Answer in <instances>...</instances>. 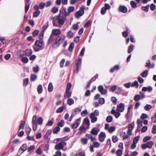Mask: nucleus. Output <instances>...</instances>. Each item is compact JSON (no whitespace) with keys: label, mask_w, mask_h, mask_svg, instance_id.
<instances>
[{"label":"nucleus","mask_w":156,"mask_h":156,"mask_svg":"<svg viewBox=\"0 0 156 156\" xmlns=\"http://www.w3.org/2000/svg\"><path fill=\"white\" fill-rule=\"evenodd\" d=\"M25 122L22 121L21 122L20 124V126L19 130H20L21 129H23L25 126Z\"/></svg>","instance_id":"34"},{"label":"nucleus","mask_w":156,"mask_h":156,"mask_svg":"<svg viewBox=\"0 0 156 156\" xmlns=\"http://www.w3.org/2000/svg\"><path fill=\"white\" fill-rule=\"evenodd\" d=\"M124 104L122 103H120L117 107L116 111L120 112H122L124 110Z\"/></svg>","instance_id":"11"},{"label":"nucleus","mask_w":156,"mask_h":156,"mask_svg":"<svg viewBox=\"0 0 156 156\" xmlns=\"http://www.w3.org/2000/svg\"><path fill=\"white\" fill-rule=\"evenodd\" d=\"M149 5H148L146 6H143L141 8L145 12H148L149 10Z\"/></svg>","instance_id":"32"},{"label":"nucleus","mask_w":156,"mask_h":156,"mask_svg":"<svg viewBox=\"0 0 156 156\" xmlns=\"http://www.w3.org/2000/svg\"><path fill=\"white\" fill-rule=\"evenodd\" d=\"M43 121V120L41 117H40L37 120L38 124L39 125H41L42 124Z\"/></svg>","instance_id":"51"},{"label":"nucleus","mask_w":156,"mask_h":156,"mask_svg":"<svg viewBox=\"0 0 156 156\" xmlns=\"http://www.w3.org/2000/svg\"><path fill=\"white\" fill-rule=\"evenodd\" d=\"M112 114L114 115L115 118H118L120 115V113L116 111L115 109H112L111 111Z\"/></svg>","instance_id":"17"},{"label":"nucleus","mask_w":156,"mask_h":156,"mask_svg":"<svg viewBox=\"0 0 156 156\" xmlns=\"http://www.w3.org/2000/svg\"><path fill=\"white\" fill-rule=\"evenodd\" d=\"M55 146V150H60L63 149L64 146H65L63 142L61 141H59Z\"/></svg>","instance_id":"9"},{"label":"nucleus","mask_w":156,"mask_h":156,"mask_svg":"<svg viewBox=\"0 0 156 156\" xmlns=\"http://www.w3.org/2000/svg\"><path fill=\"white\" fill-rule=\"evenodd\" d=\"M43 90L42 87L41 85H39L37 88V91L39 94H41Z\"/></svg>","instance_id":"29"},{"label":"nucleus","mask_w":156,"mask_h":156,"mask_svg":"<svg viewBox=\"0 0 156 156\" xmlns=\"http://www.w3.org/2000/svg\"><path fill=\"white\" fill-rule=\"evenodd\" d=\"M35 45L40 48V49H44V43L42 40H36L35 42Z\"/></svg>","instance_id":"8"},{"label":"nucleus","mask_w":156,"mask_h":156,"mask_svg":"<svg viewBox=\"0 0 156 156\" xmlns=\"http://www.w3.org/2000/svg\"><path fill=\"white\" fill-rule=\"evenodd\" d=\"M25 54L27 56H30L32 54V51L31 49H27L25 51Z\"/></svg>","instance_id":"25"},{"label":"nucleus","mask_w":156,"mask_h":156,"mask_svg":"<svg viewBox=\"0 0 156 156\" xmlns=\"http://www.w3.org/2000/svg\"><path fill=\"white\" fill-rule=\"evenodd\" d=\"M69 15V13L66 11V8L64 7H62L60 10L58 17L66 19V17Z\"/></svg>","instance_id":"2"},{"label":"nucleus","mask_w":156,"mask_h":156,"mask_svg":"<svg viewBox=\"0 0 156 156\" xmlns=\"http://www.w3.org/2000/svg\"><path fill=\"white\" fill-rule=\"evenodd\" d=\"M67 103L68 105H70L74 103V101L73 99L69 98L67 100Z\"/></svg>","instance_id":"30"},{"label":"nucleus","mask_w":156,"mask_h":156,"mask_svg":"<svg viewBox=\"0 0 156 156\" xmlns=\"http://www.w3.org/2000/svg\"><path fill=\"white\" fill-rule=\"evenodd\" d=\"M21 60L24 63H27L28 62V59L27 57H23L21 58Z\"/></svg>","instance_id":"53"},{"label":"nucleus","mask_w":156,"mask_h":156,"mask_svg":"<svg viewBox=\"0 0 156 156\" xmlns=\"http://www.w3.org/2000/svg\"><path fill=\"white\" fill-rule=\"evenodd\" d=\"M66 108V107L65 106H62L58 108L56 110V112L57 113H60L62 112L64 109Z\"/></svg>","instance_id":"22"},{"label":"nucleus","mask_w":156,"mask_h":156,"mask_svg":"<svg viewBox=\"0 0 156 156\" xmlns=\"http://www.w3.org/2000/svg\"><path fill=\"white\" fill-rule=\"evenodd\" d=\"M119 69V66L118 65H115L113 68H112L110 69V71L111 73H113L115 70H118Z\"/></svg>","instance_id":"31"},{"label":"nucleus","mask_w":156,"mask_h":156,"mask_svg":"<svg viewBox=\"0 0 156 156\" xmlns=\"http://www.w3.org/2000/svg\"><path fill=\"white\" fill-rule=\"evenodd\" d=\"M61 33V30L59 29H53L51 32V34L53 35H54L57 36L60 34Z\"/></svg>","instance_id":"13"},{"label":"nucleus","mask_w":156,"mask_h":156,"mask_svg":"<svg viewBox=\"0 0 156 156\" xmlns=\"http://www.w3.org/2000/svg\"><path fill=\"white\" fill-rule=\"evenodd\" d=\"M98 101L99 104L103 105L105 103V100L103 98H101L99 99Z\"/></svg>","instance_id":"63"},{"label":"nucleus","mask_w":156,"mask_h":156,"mask_svg":"<svg viewBox=\"0 0 156 156\" xmlns=\"http://www.w3.org/2000/svg\"><path fill=\"white\" fill-rule=\"evenodd\" d=\"M100 145V144L97 142H94L93 143V146L95 147L98 148L99 147Z\"/></svg>","instance_id":"57"},{"label":"nucleus","mask_w":156,"mask_h":156,"mask_svg":"<svg viewBox=\"0 0 156 156\" xmlns=\"http://www.w3.org/2000/svg\"><path fill=\"white\" fill-rule=\"evenodd\" d=\"M37 77V76L36 75L34 74H31L30 77L31 80L34 81L36 79Z\"/></svg>","instance_id":"62"},{"label":"nucleus","mask_w":156,"mask_h":156,"mask_svg":"<svg viewBox=\"0 0 156 156\" xmlns=\"http://www.w3.org/2000/svg\"><path fill=\"white\" fill-rule=\"evenodd\" d=\"M35 147L34 145H32L29 147H28L27 149L28 152H30L31 151H33Z\"/></svg>","instance_id":"60"},{"label":"nucleus","mask_w":156,"mask_h":156,"mask_svg":"<svg viewBox=\"0 0 156 156\" xmlns=\"http://www.w3.org/2000/svg\"><path fill=\"white\" fill-rule=\"evenodd\" d=\"M33 69L34 72L37 73L39 71V68L38 66H36L33 67Z\"/></svg>","instance_id":"59"},{"label":"nucleus","mask_w":156,"mask_h":156,"mask_svg":"<svg viewBox=\"0 0 156 156\" xmlns=\"http://www.w3.org/2000/svg\"><path fill=\"white\" fill-rule=\"evenodd\" d=\"M40 13V11H36L34 12L33 16L34 17H37L39 15Z\"/></svg>","instance_id":"45"},{"label":"nucleus","mask_w":156,"mask_h":156,"mask_svg":"<svg viewBox=\"0 0 156 156\" xmlns=\"http://www.w3.org/2000/svg\"><path fill=\"white\" fill-rule=\"evenodd\" d=\"M72 93L68 91H66L64 95V98H68L71 96Z\"/></svg>","instance_id":"23"},{"label":"nucleus","mask_w":156,"mask_h":156,"mask_svg":"<svg viewBox=\"0 0 156 156\" xmlns=\"http://www.w3.org/2000/svg\"><path fill=\"white\" fill-rule=\"evenodd\" d=\"M98 89L102 94H105L107 92V90L104 89L103 86L101 85L99 86L98 87Z\"/></svg>","instance_id":"12"},{"label":"nucleus","mask_w":156,"mask_h":156,"mask_svg":"<svg viewBox=\"0 0 156 156\" xmlns=\"http://www.w3.org/2000/svg\"><path fill=\"white\" fill-rule=\"evenodd\" d=\"M105 129L107 130L110 133H112L115 131L116 128L114 126L110 127L109 124L106 123L105 125Z\"/></svg>","instance_id":"5"},{"label":"nucleus","mask_w":156,"mask_h":156,"mask_svg":"<svg viewBox=\"0 0 156 156\" xmlns=\"http://www.w3.org/2000/svg\"><path fill=\"white\" fill-rule=\"evenodd\" d=\"M64 121L62 119L58 123V127H62L64 125Z\"/></svg>","instance_id":"38"},{"label":"nucleus","mask_w":156,"mask_h":156,"mask_svg":"<svg viewBox=\"0 0 156 156\" xmlns=\"http://www.w3.org/2000/svg\"><path fill=\"white\" fill-rule=\"evenodd\" d=\"M33 47L34 51L36 52L40 50L43 49H40V48L38 47V46H37L35 45V46H33Z\"/></svg>","instance_id":"48"},{"label":"nucleus","mask_w":156,"mask_h":156,"mask_svg":"<svg viewBox=\"0 0 156 156\" xmlns=\"http://www.w3.org/2000/svg\"><path fill=\"white\" fill-rule=\"evenodd\" d=\"M66 20V19H64L59 17H58V18L57 19L58 24L59 25H61L62 26L64 24L65 21Z\"/></svg>","instance_id":"16"},{"label":"nucleus","mask_w":156,"mask_h":156,"mask_svg":"<svg viewBox=\"0 0 156 156\" xmlns=\"http://www.w3.org/2000/svg\"><path fill=\"white\" fill-rule=\"evenodd\" d=\"M66 37L64 35H62L59 36L55 39L53 43V46L54 47H57L59 45L63 43L62 46L64 47H66L67 45V41L66 40Z\"/></svg>","instance_id":"1"},{"label":"nucleus","mask_w":156,"mask_h":156,"mask_svg":"<svg viewBox=\"0 0 156 156\" xmlns=\"http://www.w3.org/2000/svg\"><path fill=\"white\" fill-rule=\"evenodd\" d=\"M118 140V137L116 136H113L112 137V141L113 143H115Z\"/></svg>","instance_id":"50"},{"label":"nucleus","mask_w":156,"mask_h":156,"mask_svg":"<svg viewBox=\"0 0 156 156\" xmlns=\"http://www.w3.org/2000/svg\"><path fill=\"white\" fill-rule=\"evenodd\" d=\"M81 122V118H79L76 119L74 122L71 125V126L72 129L76 128L79 126Z\"/></svg>","instance_id":"6"},{"label":"nucleus","mask_w":156,"mask_h":156,"mask_svg":"<svg viewBox=\"0 0 156 156\" xmlns=\"http://www.w3.org/2000/svg\"><path fill=\"white\" fill-rule=\"evenodd\" d=\"M133 107V106L132 105H129L128 108L127 112L126 114L127 115H129L131 111H132Z\"/></svg>","instance_id":"26"},{"label":"nucleus","mask_w":156,"mask_h":156,"mask_svg":"<svg viewBox=\"0 0 156 156\" xmlns=\"http://www.w3.org/2000/svg\"><path fill=\"white\" fill-rule=\"evenodd\" d=\"M151 121L153 123L156 122V112L154 114L152 117Z\"/></svg>","instance_id":"49"},{"label":"nucleus","mask_w":156,"mask_h":156,"mask_svg":"<svg viewBox=\"0 0 156 156\" xmlns=\"http://www.w3.org/2000/svg\"><path fill=\"white\" fill-rule=\"evenodd\" d=\"M82 59L81 58H80L79 57H78V59L76 60V66H81V60Z\"/></svg>","instance_id":"33"},{"label":"nucleus","mask_w":156,"mask_h":156,"mask_svg":"<svg viewBox=\"0 0 156 156\" xmlns=\"http://www.w3.org/2000/svg\"><path fill=\"white\" fill-rule=\"evenodd\" d=\"M134 47L132 45H130L128 48V53L129 54L130 53L133 49Z\"/></svg>","instance_id":"40"},{"label":"nucleus","mask_w":156,"mask_h":156,"mask_svg":"<svg viewBox=\"0 0 156 156\" xmlns=\"http://www.w3.org/2000/svg\"><path fill=\"white\" fill-rule=\"evenodd\" d=\"M54 38L53 35L51 34L48 39V44H49L51 43L54 41Z\"/></svg>","instance_id":"28"},{"label":"nucleus","mask_w":156,"mask_h":156,"mask_svg":"<svg viewBox=\"0 0 156 156\" xmlns=\"http://www.w3.org/2000/svg\"><path fill=\"white\" fill-rule=\"evenodd\" d=\"M116 154L118 156H120L122 154V150L121 149H118L116 152Z\"/></svg>","instance_id":"55"},{"label":"nucleus","mask_w":156,"mask_h":156,"mask_svg":"<svg viewBox=\"0 0 156 156\" xmlns=\"http://www.w3.org/2000/svg\"><path fill=\"white\" fill-rule=\"evenodd\" d=\"M148 71L147 70L144 71L141 74V76L143 77H146L147 75Z\"/></svg>","instance_id":"41"},{"label":"nucleus","mask_w":156,"mask_h":156,"mask_svg":"<svg viewBox=\"0 0 156 156\" xmlns=\"http://www.w3.org/2000/svg\"><path fill=\"white\" fill-rule=\"evenodd\" d=\"M90 117L91 119V122L92 123H94L97 120V118L94 115V114L91 113L90 115Z\"/></svg>","instance_id":"15"},{"label":"nucleus","mask_w":156,"mask_h":156,"mask_svg":"<svg viewBox=\"0 0 156 156\" xmlns=\"http://www.w3.org/2000/svg\"><path fill=\"white\" fill-rule=\"evenodd\" d=\"M74 35V33L72 32L71 30L69 31L67 33L66 36L69 38H72Z\"/></svg>","instance_id":"24"},{"label":"nucleus","mask_w":156,"mask_h":156,"mask_svg":"<svg viewBox=\"0 0 156 156\" xmlns=\"http://www.w3.org/2000/svg\"><path fill=\"white\" fill-rule=\"evenodd\" d=\"M78 23L73 24V25L72 27L71 28V29H73L74 30H77L78 29Z\"/></svg>","instance_id":"61"},{"label":"nucleus","mask_w":156,"mask_h":156,"mask_svg":"<svg viewBox=\"0 0 156 156\" xmlns=\"http://www.w3.org/2000/svg\"><path fill=\"white\" fill-rule=\"evenodd\" d=\"M28 79L25 78L23 80V85L24 86H26L28 82Z\"/></svg>","instance_id":"58"},{"label":"nucleus","mask_w":156,"mask_h":156,"mask_svg":"<svg viewBox=\"0 0 156 156\" xmlns=\"http://www.w3.org/2000/svg\"><path fill=\"white\" fill-rule=\"evenodd\" d=\"M99 131V129L96 127L94 128L91 130V133L92 134L96 135L98 133Z\"/></svg>","instance_id":"19"},{"label":"nucleus","mask_w":156,"mask_h":156,"mask_svg":"<svg viewBox=\"0 0 156 156\" xmlns=\"http://www.w3.org/2000/svg\"><path fill=\"white\" fill-rule=\"evenodd\" d=\"M134 127V122H133L131 124H129L128 126V129L127 131V134L129 135H132V130Z\"/></svg>","instance_id":"10"},{"label":"nucleus","mask_w":156,"mask_h":156,"mask_svg":"<svg viewBox=\"0 0 156 156\" xmlns=\"http://www.w3.org/2000/svg\"><path fill=\"white\" fill-rule=\"evenodd\" d=\"M119 10L120 12L125 13L127 12V9L126 7L124 6L120 5L119 7Z\"/></svg>","instance_id":"18"},{"label":"nucleus","mask_w":156,"mask_h":156,"mask_svg":"<svg viewBox=\"0 0 156 156\" xmlns=\"http://www.w3.org/2000/svg\"><path fill=\"white\" fill-rule=\"evenodd\" d=\"M85 8V7L83 6H82L80 7V10L77 11L75 14V16L77 18H79L84 14V10Z\"/></svg>","instance_id":"4"},{"label":"nucleus","mask_w":156,"mask_h":156,"mask_svg":"<svg viewBox=\"0 0 156 156\" xmlns=\"http://www.w3.org/2000/svg\"><path fill=\"white\" fill-rule=\"evenodd\" d=\"M140 136L139 135L135 137L133 139V143L136 144L140 139Z\"/></svg>","instance_id":"37"},{"label":"nucleus","mask_w":156,"mask_h":156,"mask_svg":"<svg viewBox=\"0 0 156 156\" xmlns=\"http://www.w3.org/2000/svg\"><path fill=\"white\" fill-rule=\"evenodd\" d=\"M27 145L26 144H23L20 148L19 151L20 153H23L25 151L27 148Z\"/></svg>","instance_id":"14"},{"label":"nucleus","mask_w":156,"mask_h":156,"mask_svg":"<svg viewBox=\"0 0 156 156\" xmlns=\"http://www.w3.org/2000/svg\"><path fill=\"white\" fill-rule=\"evenodd\" d=\"M132 87H135L136 88L138 87V83L137 80H135L133 83H131Z\"/></svg>","instance_id":"35"},{"label":"nucleus","mask_w":156,"mask_h":156,"mask_svg":"<svg viewBox=\"0 0 156 156\" xmlns=\"http://www.w3.org/2000/svg\"><path fill=\"white\" fill-rule=\"evenodd\" d=\"M152 108V106L151 105L147 104L144 107V108L146 111H149Z\"/></svg>","instance_id":"42"},{"label":"nucleus","mask_w":156,"mask_h":156,"mask_svg":"<svg viewBox=\"0 0 156 156\" xmlns=\"http://www.w3.org/2000/svg\"><path fill=\"white\" fill-rule=\"evenodd\" d=\"M74 43L72 42L70 43L69 46V50L70 51H72L74 47Z\"/></svg>","instance_id":"46"},{"label":"nucleus","mask_w":156,"mask_h":156,"mask_svg":"<svg viewBox=\"0 0 156 156\" xmlns=\"http://www.w3.org/2000/svg\"><path fill=\"white\" fill-rule=\"evenodd\" d=\"M152 88L150 86L148 87H143L142 89V90L143 91H146L147 90L148 92H150L152 91Z\"/></svg>","instance_id":"20"},{"label":"nucleus","mask_w":156,"mask_h":156,"mask_svg":"<svg viewBox=\"0 0 156 156\" xmlns=\"http://www.w3.org/2000/svg\"><path fill=\"white\" fill-rule=\"evenodd\" d=\"M32 124L33 129L35 131L36 130L37 126V116L36 115L33 116L32 118Z\"/></svg>","instance_id":"7"},{"label":"nucleus","mask_w":156,"mask_h":156,"mask_svg":"<svg viewBox=\"0 0 156 156\" xmlns=\"http://www.w3.org/2000/svg\"><path fill=\"white\" fill-rule=\"evenodd\" d=\"M74 8L73 6H70L68 9V12L69 14L70 13L74 11Z\"/></svg>","instance_id":"43"},{"label":"nucleus","mask_w":156,"mask_h":156,"mask_svg":"<svg viewBox=\"0 0 156 156\" xmlns=\"http://www.w3.org/2000/svg\"><path fill=\"white\" fill-rule=\"evenodd\" d=\"M25 54V52L23 51H19L17 53V56L19 58H22L23 57Z\"/></svg>","instance_id":"21"},{"label":"nucleus","mask_w":156,"mask_h":156,"mask_svg":"<svg viewBox=\"0 0 156 156\" xmlns=\"http://www.w3.org/2000/svg\"><path fill=\"white\" fill-rule=\"evenodd\" d=\"M69 139V137L66 136L63 138H57L53 140V142L54 143H57L59 141H61L65 145H66L67 144L65 141L68 140Z\"/></svg>","instance_id":"3"},{"label":"nucleus","mask_w":156,"mask_h":156,"mask_svg":"<svg viewBox=\"0 0 156 156\" xmlns=\"http://www.w3.org/2000/svg\"><path fill=\"white\" fill-rule=\"evenodd\" d=\"M81 142L82 143L84 144L85 145L87 143L88 140L87 138H82L81 140Z\"/></svg>","instance_id":"36"},{"label":"nucleus","mask_w":156,"mask_h":156,"mask_svg":"<svg viewBox=\"0 0 156 156\" xmlns=\"http://www.w3.org/2000/svg\"><path fill=\"white\" fill-rule=\"evenodd\" d=\"M112 117L110 115L108 116L106 118V121L108 122H111L112 121Z\"/></svg>","instance_id":"56"},{"label":"nucleus","mask_w":156,"mask_h":156,"mask_svg":"<svg viewBox=\"0 0 156 156\" xmlns=\"http://www.w3.org/2000/svg\"><path fill=\"white\" fill-rule=\"evenodd\" d=\"M130 4H131L132 7L133 8H135L136 6V4L133 1H131Z\"/></svg>","instance_id":"64"},{"label":"nucleus","mask_w":156,"mask_h":156,"mask_svg":"<svg viewBox=\"0 0 156 156\" xmlns=\"http://www.w3.org/2000/svg\"><path fill=\"white\" fill-rule=\"evenodd\" d=\"M30 5V4L29 2H27L26 1V3H25V10L26 12H27L29 8Z\"/></svg>","instance_id":"27"},{"label":"nucleus","mask_w":156,"mask_h":156,"mask_svg":"<svg viewBox=\"0 0 156 156\" xmlns=\"http://www.w3.org/2000/svg\"><path fill=\"white\" fill-rule=\"evenodd\" d=\"M48 90L49 92L52 91L53 90V87L52 83H50L48 86Z\"/></svg>","instance_id":"39"},{"label":"nucleus","mask_w":156,"mask_h":156,"mask_svg":"<svg viewBox=\"0 0 156 156\" xmlns=\"http://www.w3.org/2000/svg\"><path fill=\"white\" fill-rule=\"evenodd\" d=\"M140 99V95H139V94H137V95H135V96L134 97V100L135 101H139Z\"/></svg>","instance_id":"52"},{"label":"nucleus","mask_w":156,"mask_h":156,"mask_svg":"<svg viewBox=\"0 0 156 156\" xmlns=\"http://www.w3.org/2000/svg\"><path fill=\"white\" fill-rule=\"evenodd\" d=\"M60 130V128L58 126L55 127L53 130L54 133H56L59 132Z\"/></svg>","instance_id":"44"},{"label":"nucleus","mask_w":156,"mask_h":156,"mask_svg":"<svg viewBox=\"0 0 156 156\" xmlns=\"http://www.w3.org/2000/svg\"><path fill=\"white\" fill-rule=\"evenodd\" d=\"M148 117V116L147 114L142 113L140 116V118L142 119H144L147 118Z\"/></svg>","instance_id":"54"},{"label":"nucleus","mask_w":156,"mask_h":156,"mask_svg":"<svg viewBox=\"0 0 156 156\" xmlns=\"http://www.w3.org/2000/svg\"><path fill=\"white\" fill-rule=\"evenodd\" d=\"M147 145H148L147 147L151 148H152V146L154 144V143L151 141H149L147 143Z\"/></svg>","instance_id":"47"}]
</instances>
